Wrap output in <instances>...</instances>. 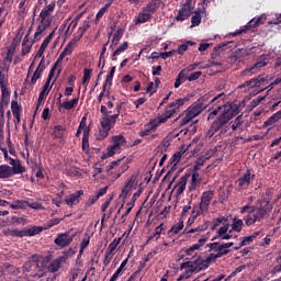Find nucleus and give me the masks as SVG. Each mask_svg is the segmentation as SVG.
I'll return each instance as SVG.
<instances>
[{
  "label": "nucleus",
  "mask_w": 281,
  "mask_h": 281,
  "mask_svg": "<svg viewBox=\"0 0 281 281\" xmlns=\"http://www.w3.org/2000/svg\"><path fill=\"white\" fill-rule=\"evenodd\" d=\"M271 210H273L271 191L267 190L257 200L256 205L247 204L240 207V214H246L243 221L247 227H251V225H256L257 223H265V220L270 216Z\"/></svg>",
  "instance_id": "1"
},
{
  "label": "nucleus",
  "mask_w": 281,
  "mask_h": 281,
  "mask_svg": "<svg viewBox=\"0 0 281 281\" xmlns=\"http://www.w3.org/2000/svg\"><path fill=\"white\" fill-rule=\"evenodd\" d=\"M240 111H243V108L236 102L216 106V109L211 111L207 116L209 122L215 117L209 130V135H215V133H218V131L227 128L229 121L234 120V117H236Z\"/></svg>",
  "instance_id": "2"
},
{
  "label": "nucleus",
  "mask_w": 281,
  "mask_h": 281,
  "mask_svg": "<svg viewBox=\"0 0 281 281\" xmlns=\"http://www.w3.org/2000/svg\"><path fill=\"white\" fill-rule=\"evenodd\" d=\"M23 273H29L30 278L38 280L41 278L47 277V267L45 266V260H43L38 255H33L23 265Z\"/></svg>",
  "instance_id": "3"
},
{
  "label": "nucleus",
  "mask_w": 281,
  "mask_h": 281,
  "mask_svg": "<svg viewBox=\"0 0 281 281\" xmlns=\"http://www.w3.org/2000/svg\"><path fill=\"white\" fill-rule=\"evenodd\" d=\"M56 8V2H52L48 5H46L44 9H42L40 13V25L36 29V32L34 34L35 41H41V34L47 30V27L52 26V21L54 18H52V13L54 12Z\"/></svg>",
  "instance_id": "4"
},
{
  "label": "nucleus",
  "mask_w": 281,
  "mask_h": 281,
  "mask_svg": "<svg viewBox=\"0 0 281 281\" xmlns=\"http://www.w3.org/2000/svg\"><path fill=\"white\" fill-rule=\"evenodd\" d=\"M159 8H161V0H150L137 14L135 24L142 25L144 23H148V21L153 19V14H155Z\"/></svg>",
  "instance_id": "5"
},
{
  "label": "nucleus",
  "mask_w": 281,
  "mask_h": 281,
  "mask_svg": "<svg viewBox=\"0 0 281 281\" xmlns=\"http://www.w3.org/2000/svg\"><path fill=\"white\" fill-rule=\"evenodd\" d=\"M205 111V105L201 103V101H195L192 103L184 112V117L180 121L179 126H186L190 124L194 120V117H199L202 112Z\"/></svg>",
  "instance_id": "6"
},
{
  "label": "nucleus",
  "mask_w": 281,
  "mask_h": 281,
  "mask_svg": "<svg viewBox=\"0 0 281 281\" xmlns=\"http://www.w3.org/2000/svg\"><path fill=\"white\" fill-rule=\"evenodd\" d=\"M265 21H267V16L265 14L259 15L258 18L251 19L247 25L237 30L235 33H232V36H240V34H247L254 27H258V25H263Z\"/></svg>",
  "instance_id": "7"
},
{
  "label": "nucleus",
  "mask_w": 281,
  "mask_h": 281,
  "mask_svg": "<svg viewBox=\"0 0 281 281\" xmlns=\"http://www.w3.org/2000/svg\"><path fill=\"white\" fill-rule=\"evenodd\" d=\"M212 199H214V191L210 190L202 193L199 205V210L201 211L202 216H206L207 212H210Z\"/></svg>",
  "instance_id": "8"
},
{
  "label": "nucleus",
  "mask_w": 281,
  "mask_h": 281,
  "mask_svg": "<svg viewBox=\"0 0 281 281\" xmlns=\"http://www.w3.org/2000/svg\"><path fill=\"white\" fill-rule=\"evenodd\" d=\"M43 232V226H32L27 229H12L11 235L13 238H25L26 236H36Z\"/></svg>",
  "instance_id": "9"
},
{
  "label": "nucleus",
  "mask_w": 281,
  "mask_h": 281,
  "mask_svg": "<svg viewBox=\"0 0 281 281\" xmlns=\"http://www.w3.org/2000/svg\"><path fill=\"white\" fill-rule=\"evenodd\" d=\"M193 11L194 7L192 5V0H186L181 9L179 10L175 21H187V19H190Z\"/></svg>",
  "instance_id": "10"
},
{
  "label": "nucleus",
  "mask_w": 281,
  "mask_h": 281,
  "mask_svg": "<svg viewBox=\"0 0 281 281\" xmlns=\"http://www.w3.org/2000/svg\"><path fill=\"white\" fill-rule=\"evenodd\" d=\"M74 236L70 232L59 233L57 234V238H55L54 243L60 249H65V247H69L71 243H74Z\"/></svg>",
  "instance_id": "11"
},
{
  "label": "nucleus",
  "mask_w": 281,
  "mask_h": 281,
  "mask_svg": "<svg viewBox=\"0 0 281 281\" xmlns=\"http://www.w3.org/2000/svg\"><path fill=\"white\" fill-rule=\"evenodd\" d=\"M267 75H259L257 78H252L250 80L245 81L243 85L239 86V89H245V87H250V89H254L256 87H262L265 82H267L269 79Z\"/></svg>",
  "instance_id": "12"
},
{
  "label": "nucleus",
  "mask_w": 281,
  "mask_h": 281,
  "mask_svg": "<svg viewBox=\"0 0 281 281\" xmlns=\"http://www.w3.org/2000/svg\"><path fill=\"white\" fill-rule=\"evenodd\" d=\"M187 102L188 98L177 99L166 106L165 113L168 117H172L179 111L180 106H183Z\"/></svg>",
  "instance_id": "13"
},
{
  "label": "nucleus",
  "mask_w": 281,
  "mask_h": 281,
  "mask_svg": "<svg viewBox=\"0 0 281 281\" xmlns=\"http://www.w3.org/2000/svg\"><path fill=\"white\" fill-rule=\"evenodd\" d=\"M255 179L256 175L251 173V169H247V171L237 180L238 188L247 190Z\"/></svg>",
  "instance_id": "14"
},
{
  "label": "nucleus",
  "mask_w": 281,
  "mask_h": 281,
  "mask_svg": "<svg viewBox=\"0 0 281 281\" xmlns=\"http://www.w3.org/2000/svg\"><path fill=\"white\" fill-rule=\"evenodd\" d=\"M209 248V251H214L220 258H223V256H227L232 250L226 249V247L223 245V243L214 241L206 245Z\"/></svg>",
  "instance_id": "15"
},
{
  "label": "nucleus",
  "mask_w": 281,
  "mask_h": 281,
  "mask_svg": "<svg viewBox=\"0 0 281 281\" xmlns=\"http://www.w3.org/2000/svg\"><path fill=\"white\" fill-rule=\"evenodd\" d=\"M101 128L99 130V133L97 134V139H106L109 137V134L111 133V128L115 126V123H109V121H100Z\"/></svg>",
  "instance_id": "16"
},
{
  "label": "nucleus",
  "mask_w": 281,
  "mask_h": 281,
  "mask_svg": "<svg viewBox=\"0 0 281 281\" xmlns=\"http://www.w3.org/2000/svg\"><path fill=\"white\" fill-rule=\"evenodd\" d=\"M81 196H85V191L83 190L76 191L75 193H71L65 196V203L69 207H74V205H78V203H80Z\"/></svg>",
  "instance_id": "17"
},
{
  "label": "nucleus",
  "mask_w": 281,
  "mask_h": 281,
  "mask_svg": "<svg viewBox=\"0 0 281 281\" xmlns=\"http://www.w3.org/2000/svg\"><path fill=\"white\" fill-rule=\"evenodd\" d=\"M113 111L109 110V108H106V105H101V122H106L110 124H115V122H117V114H112Z\"/></svg>",
  "instance_id": "18"
},
{
  "label": "nucleus",
  "mask_w": 281,
  "mask_h": 281,
  "mask_svg": "<svg viewBox=\"0 0 281 281\" xmlns=\"http://www.w3.org/2000/svg\"><path fill=\"white\" fill-rule=\"evenodd\" d=\"M190 179V173H184L179 182L175 186L173 190H176V196H181L183 192H186V186H188V180Z\"/></svg>",
  "instance_id": "19"
},
{
  "label": "nucleus",
  "mask_w": 281,
  "mask_h": 281,
  "mask_svg": "<svg viewBox=\"0 0 281 281\" xmlns=\"http://www.w3.org/2000/svg\"><path fill=\"white\" fill-rule=\"evenodd\" d=\"M201 262H203V261H201L200 259L194 260V261H186L180 265V269L181 270L189 269V271L191 273H196V272L201 271V267H200Z\"/></svg>",
  "instance_id": "20"
},
{
  "label": "nucleus",
  "mask_w": 281,
  "mask_h": 281,
  "mask_svg": "<svg viewBox=\"0 0 281 281\" xmlns=\"http://www.w3.org/2000/svg\"><path fill=\"white\" fill-rule=\"evenodd\" d=\"M248 127L249 124L245 123V121H243L240 116H237L232 124V131H234L235 133H243V131H247Z\"/></svg>",
  "instance_id": "21"
},
{
  "label": "nucleus",
  "mask_w": 281,
  "mask_h": 281,
  "mask_svg": "<svg viewBox=\"0 0 281 281\" xmlns=\"http://www.w3.org/2000/svg\"><path fill=\"white\" fill-rule=\"evenodd\" d=\"M43 71H45V56L42 57L36 70L31 78L32 85H36V80H38L41 76H43Z\"/></svg>",
  "instance_id": "22"
},
{
  "label": "nucleus",
  "mask_w": 281,
  "mask_h": 281,
  "mask_svg": "<svg viewBox=\"0 0 281 281\" xmlns=\"http://www.w3.org/2000/svg\"><path fill=\"white\" fill-rule=\"evenodd\" d=\"M133 186H135V176H132L130 179L126 180V182L121 191L120 198L126 199V196H128V192H131V190H133Z\"/></svg>",
  "instance_id": "23"
},
{
  "label": "nucleus",
  "mask_w": 281,
  "mask_h": 281,
  "mask_svg": "<svg viewBox=\"0 0 281 281\" xmlns=\"http://www.w3.org/2000/svg\"><path fill=\"white\" fill-rule=\"evenodd\" d=\"M1 89V101L0 106H8L10 104V89H8V86L0 87Z\"/></svg>",
  "instance_id": "24"
},
{
  "label": "nucleus",
  "mask_w": 281,
  "mask_h": 281,
  "mask_svg": "<svg viewBox=\"0 0 281 281\" xmlns=\"http://www.w3.org/2000/svg\"><path fill=\"white\" fill-rule=\"evenodd\" d=\"M199 186H201V175L199 171H193L191 177V184L189 187L190 192H194Z\"/></svg>",
  "instance_id": "25"
},
{
  "label": "nucleus",
  "mask_w": 281,
  "mask_h": 281,
  "mask_svg": "<svg viewBox=\"0 0 281 281\" xmlns=\"http://www.w3.org/2000/svg\"><path fill=\"white\" fill-rule=\"evenodd\" d=\"M49 81H46L42 88V91L38 94L40 102H45L47 100V95H49V91H52V86L49 87Z\"/></svg>",
  "instance_id": "26"
},
{
  "label": "nucleus",
  "mask_w": 281,
  "mask_h": 281,
  "mask_svg": "<svg viewBox=\"0 0 281 281\" xmlns=\"http://www.w3.org/2000/svg\"><path fill=\"white\" fill-rule=\"evenodd\" d=\"M243 227H245V222L235 216L233 218L231 232H237V234H240V232H243Z\"/></svg>",
  "instance_id": "27"
},
{
  "label": "nucleus",
  "mask_w": 281,
  "mask_h": 281,
  "mask_svg": "<svg viewBox=\"0 0 281 281\" xmlns=\"http://www.w3.org/2000/svg\"><path fill=\"white\" fill-rule=\"evenodd\" d=\"M186 80H188V72L187 70L182 69L178 74L177 79L175 81V85H173L175 89H179L183 85V82H186Z\"/></svg>",
  "instance_id": "28"
},
{
  "label": "nucleus",
  "mask_w": 281,
  "mask_h": 281,
  "mask_svg": "<svg viewBox=\"0 0 281 281\" xmlns=\"http://www.w3.org/2000/svg\"><path fill=\"white\" fill-rule=\"evenodd\" d=\"M66 128L63 125H55L53 128V139H63Z\"/></svg>",
  "instance_id": "29"
},
{
  "label": "nucleus",
  "mask_w": 281,
  "mask_h": 281,
  "mask_svg": "<svg viewBox=\"0 0 281 281\" xmlns=\"http://www.w3.org/2000/svg\"><path fill=\"white\" fill-rule=\"evenodd\" d=\"M12 177V167L0 165V179H10Z\"/></svg>",
  "instance_id": "30"
},
{
  "label": "nucleus",
  "mask_w": 281,
  "mask_h": 281,
  "mask_svg": "<svg viewBox=\"0 0 281 281\" xmlns=\"http://www.w3.org/2000/svg\"><path fill=\"white\" fill-rule=\"evenodd\" d=\"M122 151V146L113 144L112 146L108 147V155H103L101 159L104 161L106 157H113V155H116V153Z\"/></svg>",
  "instance_id": "31"
},
{
  "label": "nucleus",
  "mask_w": 281,
  "mask_h": 281,
  "mask_svg": "<svg viewBox=\"0 0 281 281\" xmlns=\"http://www.w3.org/2000/svg\"><path fill=\"white\" fill-rule=\"evenodd\" d=\"M25 172V167L21 165V160H16V164L11 167V175L14 177V175H23Z\"/></svg>",
  "instance_id": "32"
},
{
  "label": "nucleus",
  "mask_w": 281,
  "mask_h": 281,
  "mask_svg": "<svg viewBox=\"0 0 281 281\" xmlns=\"http://www.w3.org/2000/svg\"><path fill=\"white\" fill-rule=\"evenodd\" d=\"M128 49V42H124L121 46H119L112 54V60H117V56L120 54L126 52Z\"/></svg>",
  "instance_id": "33"
},
{
  "label": "nucleus",
  "mask_w": 281,
  "mask_h": 281,
  "mask_svg": "<svg viewBox=\"0 0 281 281\" xmlns=\"http://www.w3.org/2000/svg\"><path fill=\"white\" fill-rule=\"evenodd\" d=\"M222 98H225V93H223V92L213 97L209 102V106H211V109H214V106H223L224 104H221Z\"/></svg>",
  "instance_id": "34"
},
{
  "label": "nucleus",
  "mask_w": 281,
  "mask_h": 281,
  "mask_svg": "<svg viewBox=\"0 0 281 281\" xmlns=\"http://www.w3.org/2000/svg\"><path fill=\"white\" fill-rule=\"evenodd\" d=\"M272 100L274 103L271 106V111H276V108L281 104V88L272 94Z\"/></svg>",
  "instance_id": "35"
},
{
  "label": "nucleus",
  "mask_w": 281,
  "mask_h": 281,
  "mask_svg": "<svg viewBox=\"0 0 281 281\" xmlns=\"http://www.w3.org/2000/svg\"><path fill=\"white\" fill-rule=\"evenodd\" d=\"M80 99L75 98L70 101H65L64 103H61L63 109H66V111H71V109H76V106H78V102Z\"/></svg>",
  "instance_id": "36"
},
{
  "label": "nucleus",
  "mask_w": 281,
  "mask_h": 281,
  "mask_svg": "<svg viewBox=\"0 0 281 281\" xmlns=\"http://www.w3.org/2000/svg\"><path fill=\"white\" fill-rule=\"evenodd\" d=\"M212 98H214V92L204 94L203 97H201L199 99L198 102H200V104L204 105V109H207V106H210V100H212Z\"/></svg>",
  "instance_id": "37"
},
{
  "label": "nucleus",
  "mask_w": 281,
  "mask_h": 281,
  "mask_svg": "<svg viewBox=\"0 0 281 281\" xmlns=\"http://www.w3.org/2000/svg\"><path fill=\"white\" fill-rule=\"evenodd\" d=\"M31 49H32V44L30 43V40H27V35H26L22 42V56L30 54Z\"/></svg>",
  "instance_id": "38"
},
{
  "label": "nucleus",
  "mask_w": 281,
  "mask_h": 281,
  "mask_svg": "<svg viewBox=\"0 0 281 281\" xmlns=\"http://www.w3.org/2000/svg\"><path fill=\"white\" fill-rule=\"evenodd\" d=\"M91 74H93V69L91 68L83 69L82 85L85 86L86 91H87V82L91 80Z\"/></svg>",
  "instance_id": "39"
},
{
  "label": "nucleus",
  "mask_w": 281,
  "mask_h": 281,
  "mask_svg": "<svg viewBox=\"0 0 281 281\" xmlns=\"http://www.w3.org/2000/svg\"><path fill=\"white\" fill-rule=\"evenodd\" d=\"M181 229H183V221H179L176 225H173L169 229L168 236H173V235L178 234L179 232H181Z\"/></svg>",
  "instance_id": "40"
},
{
  "label": "nucleus",
  "mask_w": 281,
  "mask_h": 281,
  "mask_svg": "<svg viewBox=\"0 0 281 281\" xmlns=\"http://www.w3.org/2000/svg\"><path fill=\"white\" fill-rule=\"evenodd\" d=\"M61 221H65V218L55 217L53 220H49L48 223H46L44 225V227H42V228L43 229H52V227H56V225H60Z\"/></svg>",
  "instance_id": "41"
},
{
  "label": "nucleus",
  "mask_w": 281,
  "mask_h": 281,
  "mask_svg": "<svg viewBox=\"0 0 281 281\" xmlns=\"http://www.w3.org/2000/svg\"><path fill=\"white\" fill-rule=\"evenodd\" d=\"M61 260L60 259H55L48 265V271L50 273H56L60 269Z\"/></svg>",
  "instance_id": "42"
},
{
  "label": "nucleus",
  "mask_w": 281,
  "mask_h": 281,
  "mask_svg": "<svg viewBox=\"0 0 281 281\" xmlns=\"http://www.w3.org/2000/svg\"><path fill=\"white\" fill-rule=\"evenodd\" d=\"M3 126H5V109L0 105V135H3Z\"/></svg>",
  "instance_id": "43"
},
{
  "label": "nucleus",
  "mask_w": 281,
  "mask_h": 281,
  "mask_svg": "<svg viewBox=\"0 0 281 281\" xmlns=\"http://www.w3.org/2000/svg\"><path fill=\"white\" fill-rule=\"evenodd\" d=\"M229 232V223L224 224L222 227L217 229V236L213 237L212 240H217L221 236L227 234Z\"/></svg>",
  "instance_id": "44"
},
{
  "label": "nucleus",
  "mask_w": 281,
  "mask_h": 281,
  "mask_svg": "<svg viewBox=\"0 0 281 281\" xmlns=\"http://www.w3.org/2000/svg\"><path fill=\"white\" fill-rule=\"evenodd\" d=\"M196 25H201V11H194L191 18V27H196Z\"/></svg>",
  "instance_id": "45"
},
{
  "label": "nucleus",
  "mask_w": 281,
  "mask_h": 281,
  "mask_svg": "<svg viewBox=\"0 0 281 281\" xmlns=\"http://www.w3.org/2000/svg\"><path fill=\"white\" fill-rule=\"evenodd\" d=\"M27 201L16 200L13 204H10L11 210H25Z\"/></svg>",
  "instance_id": "46"
},
{
  "label": "nucleus",
  "mask_w": 281,
  "mask_h": 281,
  "mask_svg": "<svg viewBox=\"0 0 281 281\" xmlns=\"http://www.w3.org/2000/svg\"><path fill=\"white\" fill-rule=\"evenodd\" d=\"M179 161H181V153L173 154V156L169 160L171 170H175V167L179 164Z\"/></svg>",
  "instance_id": "47"
},
{
  "label": "nucleus",
  "mask_w": 281,
  "mask_h": 281,
  "mask_svg": "<svg viewBox=\"0 0 281 281\" xmlns=\"http://www.w3.org/2000/svg\"><path fill=\"white\" fill-rule=\"evenodd\" d=\"M27 14V0H20L19 3V15L23 16Z\"/></svg>",
  "instance_id": "48"
},
{
  "label": "nucleus",
  "mask_w": 281,
  "mask_h": 281,
  "mask_svg": "<svg viewBox=\"0 0 281 281\" xmlns=\"http://www.w3.org/2000/svg\"><path fill=\"white\" fill-rule=\"evenodd\" d=\"M122 241V238H114L113 241L109 245L106 251L110 254H113V251H115L120 245V243Z\"/></svg>",
  "instance_id": "49"
},
{
  "label": "nucleus",
  "mask_w": 281,
  "mask_h": 281,
  "mask_svg": "<svg viewBox=\"0 0 281 281\" xmlns=\"http://www.w3.org/2000/svg\"><path fill=\"white\" fill-rule=\"evenodd\" d=\"M79 128L83 131V135L86 131L88 132V135L91 133V127L87 126V114L82 116L79 123Z\"/></svg>",
  "instance_id": "50"
},
{
  "label": "nucleus",
  "mask_w": 281,
  "mask_h": 281,
  "mask_svg": "<svg viewBox=\"0 0 281 281\" xmlns=\"http://www.w3.org/2000/svg\"><path fill=\"white\" fill-rule=\"evenodd\" d=\"M201 216V211L196 210V206L192 210L191 216L189 217L188 225H192Z\"/></svg>",
  "instance_id": "51"
},
{
  "label": "nucleus",
  "mask_w": 281,
  "mask_h": 281,
  "mask_svg": "<svg viewBox=\"0 0 281 281\" xmlns=\"http://www.w3.org/2000/svg\"><path fill=\"white\" fill-rule=\"evenodd\" d=\"M201 216V211L196 210V206L192 210L191 216L189 217L188 225H192Z\"/></svg>",
  "instance_id": "52"
},
{
  "label": "nucleus",
  "mask_w": 281,
  "mask_h": 281,
  "mask_svg": "<svg viewBox=\"0 0 281 281\" xmlns=\"http://www.w3.org/2000/svg\"><path fill=\"white\" fill-rule=\"evenodd\" d=\"M209 225L207 223H204L195 228H190L189 231L186 229L187 234H196V232H205L207 229Z\"/></svg>",
  "instance_id": "53"
},
{
  "label": "nucleus",
  "mask_w": 281,
  "mask_h": 281,
  "mask_svg": "<svg viewBox=\"0 0 281 281\" xmlns=\"http://www.w3.org/2000/svg\"><path fill=\"white\" fill-rule=\"evenodd\" d=\"M112 142L114 145L124 146V144H126V138L124 135H116L112 137Z\"/></svg>",
  "instance_id": "54"
},
{
  "label": "nucleus",
  "mask_w": 281,
  "mask_h": 281,
  "mask_svg": "<svg viewBox=\"0 0 281 281\" xmlns=\"http://www.w3.org/2000/svg\"><path fill=\"white\" fill-rule=\"evenodd\" d=\"M122 36H124V30L119 29L112 38L113 45H117V43H120V41H122Z\"/></svg>",
  "instance_id": "55"
},
{
  "label": "nucleus",
  "mask_w": 281,
  "mask_h": 281,
  "mask_svg": "<svg viewBox=\"0 0 281 281\" xmlns=\"http://www.w3.org/2000/svg\"><path fill=\"white\" fill-rule=\"evenodd\" d=\"M267 65H269V58L261 57V59L252 66V69H261V67H267Z\"/></svg>",
  "instance_id": "56"
},
{
  "label": "nucleus",
  "mask_w": 281,
  "mask_h": 281,
  "mask_svg": "<svg viewBox=\"0 0 281 281\" xmlns=\"http://www.w3.org/2000/svg\"><path fill=\"white\" fill-rule=\"evenodd\" d=\"M145 126H147V131H149V133H155L159 127L157 119L150 120Z\"/></svg>",
  "instance_id": "57"
},
{
  "label": "nucleus",
  "mask_w": 281,
  "mask_h": 281,
  "mask_svg": "<svg viewBox=\"0 0 281 281\" xmlns=\"http://www.w3.org/2000/svg\"><path fill=\"white\" fill-rule=\"evenodd\" d=\"M11 111L13 113V116L14 115H16V116L21 115V105H19L18 101L13 100L11 102Z\"/></svg>",
  "instance_id": "58"
},
{
  "label": "nucleus",
  "mask_w": 281,
  "mask_h": 281,
  "mask_svg": "<svg viewBox=\"0 0 281 281\" xmlns=\"http://www.w3.org/2000/svg\"><path fill=\"white\" fill-rule=\"evenodd\" d=\"M81 148L85 153H87V150H89V134L87 131L85 132V135L82 136Z\"/></svg>",
  "instance_id": "59"
},
{
  "label": "nucleus",
  "mask_w": 281,
  "mask_h": 281,
  "mask_svg": "<svg viewBox=\"0 0 281 281\" xmlns=\"http://www.w3.org/2000/svg\"><path fill=\"white\" fill-rule=\"evenodd\" d=\"M113 76H115V66L111 68L105 79V85H109V87H113Z\"/></svg>",
  "instance_id": "60"
},
{
  "label": "nucleus",
  "mask_w": 281,
  "mask_h": 281,
  "mask_svg": "<svg viewBox=\"0 0 281 281\" xmlns=\"http://www.w3.org/2000/svg\"><path fill=\"white\" fill-rule=\"evenodd\" d=\"M91 27V23L89 20L83 21L82 25L78 29V34H81V36H85V32Z\"/></svg>",
  "instance_id": "61"
},
{
  "label": "nucleus",
  "mask_w": 281,
  "mask_h": 281,
  "mask_svg": "<svg viewBox=\"0 0 281 281\" xmlns=\"http://www.w3.org/2000/svg\"><path fill=\"white\" fill-rule=\"evenodd\" d=\"M222 223H227V217L225 216H220L217 218H215L213 221V226L211 227V229H216V227H218Z\"/></svg>",
  "instance_id": "62"
},
{
  "label": "nucleus",
  "mask_w": 281,
  "mask_h": 281,
  "mask_svg": "<svg viewBox=\"0 0 281 281\" xmlns=\"http://www.w3.org/2000/svg\"><path fill=\"white\" fill-rule=\"evenodd\" d=\"M217 258H221V257H218L217 252L211 254V255H209V257L206 258V260H204V261H202V262H203L204 267H207V265H209L210 262H216Z\"/></svg>",
  "instance_id": "63"
},
{
  "label": "nucleus",
  "mask_w": 281,
  "mask_h": 281,
  "mask_svg": "<svg viewBox=\"0 0 281 281\" xmlns=\"http://www.w3.org/2000/svg\"><path fill=\"white\" fill-rule=\"evenodd\" d=\"M0 87H8V72H0Z\"/></svg>",
  "instance_id": "64"
}]
</instances>
